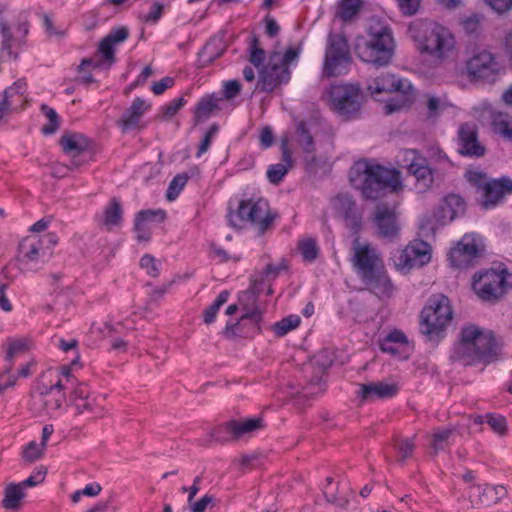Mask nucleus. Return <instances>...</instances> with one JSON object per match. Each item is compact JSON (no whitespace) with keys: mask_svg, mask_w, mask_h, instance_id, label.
I'll return each mask as SVG.
<instances>
[{"mask_svg":"<svg viewBox=\"0 0 512 512\" xmlns=\"http://www.w3.org/2000/svg\"><path fill=\"white\" fill-rule=\"evenodd\" d=\"M352 186L363 198L377 200L387 192L397 193L403 189L401 173L388 168L374 159H362L354 163L349 172Z\"/></svg>","mask_w":512,"mask_h":512,"instance_id":"obj_1","label":"nucleus"},{"mask_svg":"<svg viewBox=\"0 0 512 512\" xmlns=\"http://www.w3.org/2000/svg\"><path fill=\"white\" fill-rule=\"evenodd\" d=\"M499 351V344L491 331L469 325L462 328L460 340L455 345L451 358L464 365L491 363L498 358Z\"/></svg>","mask_w":512,"mask_h":512,"instance_id":"obj_2","label":"nucleus"},{"mask_svg":"<svg viewBox=\"0 0 512 512\" xmlns=\"http://www.w3.org/2000/svg\"><path fill=\"white\" fill-rule=\"evenodd\" d=\"M409 33L418 50L436 60H447L455 53L454 35L448 28L436 22L415 21L409 26Z\"/></svg>","mask_w":512,"mask_h":512,"instance_id":"obj_3","label":"nucleus"},{"mask_svg":"<svg viewBox=\"0 0 512 512\" xmlns=\"http://www.w3.org/2000/svg\"><path fill=\"white\" fill-rule=\"evenodd\" d=\"M367 33L368 39L364 37L356 39L355 52L359 58L376 67L389 65L395 50L391 28L375 21L369 24Z\"/></svg>","mask_w":512,"mask_h":512,"instance_id":"obj_4","label":"nucleus"},{"mask_svg":"<svg viewBox=\"0 0 512 512\" xmlns=\"http://www.w3.org/2000/svg\"><path fill=\"white\" fill-rule=\"evenodd\" d=\"M452 309L448 297L432 295L420 315V330L430 341H439L452 320Z\"/></svg>","mask_w":512,"mask_h":512,"instance_id":"obj_5","label":"nucleus"},{"mask_svg":"<svg viewBox=\"0 0 512 512\" xmlns=\"http://www.w3.org/2000/svg\"><path fill=\"white\" fill-rule=\"evenodd\" d=\"M276 214L270 210L269 203L264 198L242 200L235 212L228 215L229 224L234 228H243L246 223L252 224L259 235L269 230Z\"/></svg>","mask_w":512,"mask_h":512,"instance_id":"obj_6","label":"nucleus"},{"mask_svg":"<svg viewBox=\"0 0 512 512\" xmlns=\"http://www.w3.org/2000/svg\"><path fill=\"white\" fill-rule=\"evenodd\" d=\"M364 94L358 84L338 83L328 90L330 108L345 120L356 119L360 116L364 103Z\"/></svg>","mask_w":512,"mask_h":512,"instance_id":"obj_7","label":"nucleus"},{"mask_svg":"<svg viewBox=\"0 0 512 512\" xmlns=\"http://www.w3.org/2000/svg\"><path fill=\"white\" fill-rule=\"evenodd\" d=\"M57 242L58 237L54 233L27 236L18 246L17 258L24 268L38 270L49 261L52 249Z\"/></svg>","mask_w":512,"mask_h":512,"instance_id":"obj_8","label":"nucleus"},{"mask_svg":"<svg viewBox=\"0 0 512 512\" xmlns=\"http://www.w3.org/2000/svg\"><path fill=\"white\" fill-rule=\"evenodd\" d=\"M367 91L375 99L383 93L398 92L402 95L404 99L401 104L387 103L384 106L385 114L387 115L400 110L406 103L411 101L414 94L413 86L409 80L398 78L391 73H381L372 78L367 85Z\"/></svg>","mask_w":512,"mask_h":512,"instance_id":"obj_9","label":"nucleus"},{"mask_svg":"<svg viewBox=\"0 0 512 512\" xmlns=\"http://www.w3.org/2000/svg\"><path fill=\"white\" fill-rule=\"evenodd\" d=\"M351 54L347 39L342 34L330 33L325 49L323 75L337 77L348 72Z\"/></svg>","mask_w":512,"mask_h":512,"instance_id":"obj_10","label":"nucleus"},{"mask_svg":"<svg viewBox=\"0 0 512 512\" xmlns=\"http://www.w3.org/2000/svg\"><path fill=\"white\" fill-rule=\"evenodd\" d=\"M509 285H512V274H508L505 270L493 269L475 274L472 284L474 292L484 301L499 299Z\"/></svg>","mask_w":512,"mask_h":512,"instance_id":"obj_11","label":"nucleus"},{"mask_svg":"<svg viewBox=\"0 0 512 512\" xmlns=\"http://www.w3.org/2000/svg\"><path fill=\"white\" fill-rule=\"evenodd\" d=\"M57 381L50 385H42L39 393V401L45 411L50 414L60 409L66 400V391L75 384V377L71 374L70 368L63 366L57 374Z\"/></svg>","mask_w":512,"mask_h":512,"instance_id":"obj_12","label":"nucleus"},{"mask_svg":"<svg viewBox=\"0 0 512 512\" xmlns=\"http://www.w3.org/2000/svg\"><path fill=\"white\" fill-rule=\"evenodd\" d=\"M351 251L350 261L359 278L384 266L375 247L369 243H361L358 235L352 241Z\"/></svg>","mask_w":512,"mask_h":512,"instance_id":"obj_13","label":"nucleus"},{"mask_svg":"<svg viewBox=\"0 0 512 512\" xmlns=\"http://www.w3.org/2000/svg\"><path fill=\"white\" fill-rule=\"evenodd\" d=\"M500 69L495 56L487 50L473 54L466 62L467 73L472 79L489 84L497 80Z\"/></svg>","mask_w":512,"mask_h":512,"instance_id":"obj_14","label":"nucleus"},{"mask_svg":"<svg viewBox=\"0 0 512 512\" xmlns=\"http://www.w3.org/2000/svg\"><path fill=\"white\" fill-rule=\"evenodd\" d=\"M128 35L129 31L126 27L112 29L99 43L98 54L101 55L102 59L84 58L79 66V72H82L88 66L100 68L107 64V68H109L115 62L114 46L124 42Z\"/></svg>","mask_w":512,"mask_h":512,"instance_id":"obj_15","label":"nucleus"},{"mask_svg":"<svg viewBox=\"0 0 512 512\" xmlns=\"http://www.w3.org/2000/svg\"><path fill=\"white\" fill-rule=\"evenodd\" d=\"M332 208L350 232L357 236L362 230L363 209L348 194H338L332 199Z\"/></svg>","mask_w":512,"mask_h":512,"instance_id":"obj_16","label":"nucleus"},{"mask_svg":"<svg viewBox=\"0 0 512 512\" xmlns=\"http://www.w3.org/2000/svg\"><path fill=\"white\" fill-rule=\"evenodd\" d=\"M431 258V247L422 240H415L403 250L398 251L393 259L395 266L400 270H409L421 267L428 263Z\"/></svg>","mask_w":512,"mask_h":512,"instance_id":"obj_17","label":"nucleus"},{"mask_svg":"<svg viewBox=\"0 0 512 512\" xmlns=\"http://www.w3.org/2000/svg\"><path fill=\"white\" fill-rule=\"evenodd\" d=\"M482 249V243L477 241L475 235L465 234L457 245L451 248L449 260L456 268H468L481 255Z\"/></svg>","mask_w":512,"mask_h":512,"instance_id":"obj_18","label":"nucleus"},{"mask_svg":"<svg viewBox=\"0 0 512 512\" xmlns=\"http://www.w3.org/2000/svg\"><path fill=\"white\" fill-rule=\"evenodd\" d=\"M401 162L423 187L428 188L433 183V172L427 159L415 149H405L401 152Z\"/></svg>","mask_w":512,"mask_h":512,"instance_id":"obj_19","label":"nucleus"},{"mask_svg":"<svg viewBox=\"0 0 512 512\" xmlns=\"http://www.w3.org/2000/svg\"><path fill=\"white\" fill-rule=\"evenodd\" d=\"M279 58L277 56H270L267 66L263 67L260 71V77L257 83V88L271 92L278 85L287 83L290 80L291 72L288 67L279 65L276 61Z\"/></svg>","mask_w":512,"mask_h":512,"instance_id":"obj_20","label":"nucleus"},{"mask_svg":"<svg viewBox=\"0 0 512 512\" xmlns=\"http://www.w3.org/2000/svg\"><path fill=\"white\" fill-rule=\"evenodd\" d=\"M458 152L467 157H482L486 149L478 140V129L474 123H462L458 128Z\"/></svg>","mask_w":512,"mask_h":512,"instance_id":"obj_21","label":"nucleus"},{"mask_svg":"<svg viewBox=\"0 0 512 512\" xmlns=\"http://www.w3.org/2000/svg\"><path fill=\"white\" fill-rule=\"evenodd\" d=\"M464 200L456 194H450L433 212L432 221L435 224L445 225L465 213Z\"/></svg>","mask_w":512,"mask_h":512,"instance_id":"obj_22","label":"nucleus"},{"mask_svg":"<svg viewBox=\"0 0 512 512\" xmlns=\"http://www.w3.org/2000/svg\"><path fill=\"white\" fill-rule=\"evenodd\" d=\"M360 280L365 285V288L379 299L389 298L394 291V285L385 266L362 276Z\"/></svg>","mask_w":512,"mask_h":512,"instance_id":"obj_23","label":"nucleus"},{"mask_svg":"<svg viewBox=\"0 0 512 512\" xmlns=\"http://www.w3.org/2000/svg\"><path fill=\"white\" fill-rule=\"evenodd\" d=\"M512 193V179L501 177L493 179L486 185L481 195V204L485 209L496 207L506 195Z\"/></svg>","mask_w":512,"mask_h":512,"instance_id":"obj_24","label":"nucleus"},{"mask_svg":"<svg viewBox=\"0 0 512 512\" xmlns=\"http://www.w3.org/2000/svg\"><path fill=\"white\" fill-rule=\"evenodd\" d=\"M315 125L304 121H299L296 124V129L293 134V141L302 149L306 154L305 161L308 165H315L316 158L313 155L315 152Z\"/></svg>","mask_w":512,"mask_h":512,"instance_id":"obj_25","label":"nucleus"},{"mask_svg":"<svg viewBox=\"0 0 512 512\" xmlns=\"http://www.w3.org/2000/svg\"><path fill=\"white\" fill-rule=\"evenodd\" d=\"M59 142L64 153L71 157L72 166H81L83 162L78 157L88 149V139L81 133L66 132L61 136Z\"/></svg>","mask_w":512,"mask_h":512,"instance_id":"obj_26","label":"nucleus"},{"mask_svg":"<svg viewBox=\"0 0 512 512\" xmlns=\"http://www.w3.org/2000/svg\"><path fill=\"white\" fill-rule=\"evenodd\" d=\"M374 222L380 236L393 239L399 232L396 214L393 209L378 205L375 210Z\"/></svg>","mask_w":512,"mask_h":512,"instance_id":"obj_27","label":"nucleus"},{"mask_svg":"<svg viewBox=\"0 0 512 512\" xmlns=\"http://www.w3.org/2000/svg\"><path fill=\"white\" fill-rule=\"evenodd\" d=\"M150 107V104H148L144 99H134L131 106L117 121V125L124 133L136 129L139 126L142 116L150 109Z\"/></svg>","mask_w":512,"mask_h":512,"instance_id":"obj_28","label":"nucleus"},{"mask_svg":"<svg viewBox=\"0 0 512 512\" xmlns=\"http://www.w3.org/2000/svg\"><path fill=\"white\" fill-rule=\"evenodd\" d=\"M505 494L506 489L503 486H472L469 497L472 499V502L489 506L498 502Z\"/></svg>","mask_w":512,"mask_h":512,"instance_id":"obj_29","label":"nucleus"},{"mask_svg":"<svg viewBox=\"0 0 512 512\" xmlns=\"http://www.w3.org/2000/svg\"><path fill=\"white\" fill-rule=\"evenodd\" d=\"M398 387L396 384L384 382H372L362 384L358 392V396L362 400H373L375 398H390L397 394Z\"/></svg>","mask_w":512,"mask_h":512,"instance_id":"obj_30","label":"nucleus"},{"mask_svg":"<svg viewBox=\"0 0 512 512\" xmlns=\"http://www.w3.org/2000/svg\"><path fill=\"white\" fill-rule=\"evenodd\" d=\"M282 162L271 165L267 170V178L272 184H279L287 174L289 168L293 166L292 153L288 147V140L281 142Z\"/></svg>","mask_w":512,"mask_h":512,"instance_id":"obj_31","label":"nucleus"},{"mask_svg":"<svg viewBox=\"0 0 512 512\" xmlns=\"http://www.w3.org/2000/svg\"><path fill=\"white\" fill-rule=\"evenodd\" d=\"M263 428L264 422L261 417L231 420L225 424V429L237 439Z\"/></svg>","mask_w":512,"mask_h":512,"instance_id":"obj_32","label":"nucleus"},{"mask_svg":"<svg viewBox=\"0 0 512 512\" xmlns=\"http://www.w3.org/2000/svg\"><path fill=\"white\" fill-rule=\"evenodd\" d=\"M122 206L118 199L112 198L105 207L103 214L98 217L99 224L111 231L115 226H119L122 221Z\"/></svg>","mask_w":512,"mask_h":512,"instance_id":"obj_33","label":"nucleus"},{"mask_svg":"<svg viewBox=\"0 0 512 512\" xmlns=\"http://www.w3.org/2000/svg\"><path fill=\"white\" fill-rule=\"evenodd\" d=\"M408 344L407 337L400 330H393L380 341V349L391 355H399Z\"/></svg>","mask_w":512,"mask_h":512,"instance_id":"obj_34","label":"nucleus"},{"mask_svg":"<svg viewBox=\"0 0 512 512\" xmlns=\"http://www.w3.org/2000/svg\"><path fill=\"white\" fill-rule=\"evenodd\" d=\"M26 89V82L24 80H18L12 86L8 87L1 96L8 100L14 108L19 109L23 105Z\"/></svg>","mask_w":512,"mask_h":512,"instance_id":"obj_35","label":"nucleus"},{"mask_svg":"<svg viewBox=\"0 0 512 512\" xmlns=\"http://www.w3.org/2000/svg\"><path fill=\"white\" fill-rule=\"evenodd\" d=\"M24 496V490L18 483H10L5 487L2 506L5 509H16L19 507L20 501Z\"/></svg>","mask_w":512,"mask_h":512,"instance_id":"obj_36","label":"nucleus"},{"mask_svg":"<svg viewBox=\"0 0 512 512\" xmlns=\"http://www.w3.org/2000/svg\"><path fill=\"white\" fill-rule=\"evenodd\" d=\"M493 129L496 133L508 140H512V117L503 112L493 113Z\"/></svg>","mask_w":512,"mask_h":512,"instance_id":"obj_37","label":"nucleus"},{"mask_svg":"<svg viewBox=\"0 0 512 512\" xmlns=\"http://www.w3.org/2000/svg\"><path fill=\"white\" fill-rule=\"evenodd\" d=\"M453 436L452 429H436L431 435V448L434 454L443 451L450 445V440Z\"/></svg>","mask_w":512,"mask_h":512,"instance_id":"obj_38","label":"nucleus"},{"mask_svg":"<svg viewBox=\"0 0 512 512\" xmlns=\"http://www.w3.org/2000/svg\"><path fill=\"white\" fill-rule=\"evenodd\" d=\"M12 34L9 25L0 20V59L6 60L12 57L11 51Z\"/></svg>","mask_w":512,"mask_h":512,"instance_id":"obj_39","label":"nucleus"},{"mask_svg":"<svg viewBox=\"0 0 512 512\" xmlns=\"http://www.w3.org/2000/svg\"><path fill=\"white\" fill-rule=\"evenodd\" d=\"M360 6L361 0H341L336 16L343 21H349L358 13Z\"/></svg>","mask_w":512,"mask_h":512,"instance_id":"obj_40","label":"nucleus"},{"mask_svg":"<svg viewBox=\"0 0 512 512\" xmlns=\"http://www.w3.org/2000/svg\"><path fill=\"white\" fill-rule=\"evenodd\" d=\"M216 101L211 97L202 98L195 109L194 119L197 123L202 122L210 117L216 109Z\"/></svg>","mask_w":512,"mask_h":512,"instance_id":"obj_41","label":"nucleus"},{"mask_svg":"<svg viewBox=\"0 0 512 512\" xmlns=\"http://www.w3.org/2000/svg\"><path fill=\"white\" fill-rule=\"evenodd\" d=\"M298 249L303 259L308 262H313L319 253L316 239L311 237L301 239L298 243Z\"/></svg>","mask_w":512,"mask_h":512,"instance_id":"obj_42","label":"nucleus"},{"mask_svg":"<svg viewBox=\"0 0 512 512\" xmlns=\"http://www.w3.org/2000/svg\"><path fill=\"white\" fill-rule=\"evenodd\" d=\"M228 297H229V292L226 290L222 291L217 296L215 301L204 310L203 321L206 324H211L215 321V318H216V315H217L219 309L221 308L222 305H224L227 302Z\"/></svg>","mask_w":512,"mask_h":512,"instance_id":"obj_43","label":"nucleus"},{"mask_svg":"<svg viewBox=\"0 0 512 512\" xmlns=\"http://www.w3.org/2000/svg\"><path fill=\"white\" fill-rule=\"evenodd\" d=\"M224 52V48H215L213 42H208L198 53V62L200 66L205 67L219 58Z\"/></svg>","mask_w":512,"mask_h":512,"instance_id":"obj_44","label":"nucleus"},{"mask_svg":"<svg viewBox=\"0 0 512 512\" xmlns=\"http://www.w3.org/2000/svg\"><path fill=\"white\" fill-rule=\"evenodd\" d=\"M301 319L297 315H289L273 325V331L279 337L286 335L291 330L297 328Z\"/></svg>","mask_w":512,"mask_h":512,"instance_id":"obj_45","label":"nucleus"},{"mask_svg":"<svg viewBox=\"0 0 512 512\" xmlns=\"http://www.w3.org/2000/svg\"><path fill=\"white\" fill-rule=\"evenodd\" d=\"M466 178L468 182L476 188V191L482 195L484 192L486 185L489 184L491 179L488 178V176L480 171V170H468L466 172Z\"/></svg>","mask_w":512,"mask_h":512,"instance_id":"obj_46","label":"nucleus"},{"mask_svg":"<svg viewBox=\"0 0 512 512\" xmlns=\"http://www.w3.org/2000/svg\"><path fill=\"white\" fill-rule=\"evenodd\" d=\"M394 448L398 452L397 461L403 463L406 459L412 456L415 448L413 439L402 438L394 441Z\"/></svg>","mask_w":512,"mask_h":512,"instance_id":"obj_47","label":"nucleus"},{"mask_svg":"<svg viewBox=\"0 0 512 512\" xmlns=\"http://www.w3.org/2000/svg\"><path fill=\"white\" fill-rule=\"evenodd\" d=\"M42 113L47 117L49 120V124L44 125L41 129L42 133L45 135L53 134L57 131L59 128V116L57 112L49 107L48 105L43 104L41 106Z\"/></svg>","mask_w":512,"mask_h":512,"instance_id":"obj_48","label":"nucleus"},{"mask_svg":"<svg viewBox=\"0 0 512 512\" xmlns=\"http://www.w3.org/2000/svg\"><path fill=\"white\" fill-rule=\"evenodd\" d=\"M45 447L35 441L29 442L22 450V458L27 463H33L44 454Z\"/></svg>","mask_w":512,"mask_h":512,"instance_id":"obj_49","label":"nucleus"},{"mask_svg":"<svg viewBox=\"0 0 512 512\" xmlns=\"http://www.w3.org/2000/svg\"><path fill=\"white\" fill-rule=\"evenodd\" d=\"M259 45L258 37L253 35L249 46V61L257 68L261 67L265 60V51Z\"/></svg>","mask_w":512,"mask_h":512,"instance_id":"obj_50","label":"nucleus"},{"mask_svg":"<svg viewBox=\"0 0 512 512\" xmlns=\"http://www.w3.org/2000/svg\"><path fill=\"white\" fill-rule=\"evenodd\" d=\"M188 177L185 174L176 175L169 184L167 189L166 198L173 201L177 198L180 191L185 187Z\"/></svg>","mask_w":512,"mask_h":512,"instance_id":"obj_51","label":"nucleus"},{"mask_svg":"<svg viewBox=\"0 0 512 512\" xmlns=\"http://www.w3.org/2000/svg\"><path fill=\"white\" fill-rule=\"evenodd\" d=\"M300 53H301V45H298L297 47L287 49L283 55H281L279 52H274L270 56H277L279 58V60L276 62L279 65H283L284 67L289 68L290 64L297 62Z\"/></svg>","mask_w":512,"mask_h":512,"instance_id":"obj_52","label":"nucleus"},{"mask_svg":"<svg viewBox=\"0 0 512 512\" xmlns=\"http://www.w3.org/2000/svg\"><path fill=\"white\" fill-rule=\"evenodd\" d=\"M166 217L164 210H141L137 213L136 218L148 224L151 222H162Z\"/></svg>","mask_w":512,"mask_h":512,"instance_id":"obj_53","label":"nucleus"},{"mask_svg":"<svg viewBox=\"0 0 512 512\" xmlns=\"http://www.w3.org/2000/svg\"><path fill=\"white\" fill-rule=\"evenodd\" d=\"M486 423L497 434L504 435L506 433V420L501 415L488 414L485 416Z\"/></svg>","mask_w":512,"mask_h":512,"instance_id":"obj_54","label":"nucleus"},{"mask_svg":"<svg viewBox=\"0 0 512 512\" xmlns=\"http://www.w3.org/2000/svg\"><path fill=\"white\" fill-rule=\"evenodd\" d=\"M140 266L142 269L146 270V273L151 277L156 278L160 274L156 259L152 255L146 254L142 256Z\"/></svg>","mask_w":512,"mask_h":512,"instance_id":"obj_55","label":"nucleus"},{"mask_svg":"<svg viewBox=\"0 0 512 512\" xmlns=\"http://www.w3.org/2000/svg\"><path fill=\"white\" fill-rule=\"evenodd\" d=\"M483 17L479 14H473L462 20L464 30L468 34L477 33L481 27Z\"/></svg>","mask_w":512,"mask_h":512,"instance_id":"obj_56","label":"nucleus"},{"mask_svg":"<svg viewBox=\"0 0 512 512\" xmlns=\"http://www.w3.org/2000/svg\"><path fill=\"white\" fill-rule=\"evenodd\" d=\"M185 104L183 97L177 98L169 102L161 108L162 117L165 119L172 118Z\"/></svg>","mask_w":512,"mask_h":512,"instance_id":"obj_57","label":"nucleus"},{"mask_svg":"<svg viewBox=\"0 0 512 512\" xmlns=\"http://www.w3.org/2000/svg\"><path fill=\"white\" fill-rule=\"evenodd\" d=\"M70 392V401L74 402L77 400H83L84 398L89 397V390L84 383H78L75 378V384L72 388L69 389Z\"/></svg>","mask_w":512,"mask_h":512,"instance_id":"obj_58","label":"nucleus"},{"mask_svg":"<svg viewBox=\"0 0 512 512\" xmlns=\"http://www.w3.org/2000/svg\"><path fill=\"white\" fill-rule=\"evenodd\" d=\"M134 230L138 241L147 242L150 240L151 231L149 225L138 218H135Z\"/></svg>","mask_w":512,"mask_h":512,"instance_id":"obj_59","label":"nucleus"},{"mask_svg":"<svg viewBox=\"0 0 512 512\" xmlns=\"http://www.w3.org/2000/svg\"><path fill=\"white\" fill-rule=\"evenodd\" d=\"M25 348L26 343L21 339L10 341L6 353V359L8 361H12L16 355L25 351Z\"/></svg>","mask_w":512,"mask_h":512,"instance_id":"obj_60","label":"nucleus"},{"mask_svg":"<svg viewBox=\"0 0 512 512\" xmlns=\"http://www.w3.org/2000/svg\"><path fill=\"white\" fill-rule=\"evenodd\" d=\"M398 6L404 15H414L419 7L420 0H397Z\"/></svg>","mask_w":512,"mask_h":512,"instance_id":"obj_61","label":"nucleus"},{"mask_svg":"<svg viewBox=\"0 0 512 512\" xmlns=\"http://www.w3.org/2000/svg\"><path fill=\"white\" fill-rule=\"evenodd\" d=\"M71 404L74 406L76 413L78 415L84 414V413H91L94 411L95 403L94 400L89 397L84 398L82 401L77 400L74 402H71Z\"/></svg>","mask_w":512,"mask_h":512,"instance_id":"obj_62","label":"nucleus"},{"mask_svg":"<svg viewBox=\"0 0 512 512\" xmlns=\"http://www.w3.org/2000/svg\"><path fill=\"white\" fill-rule=\"evenodd\" d=\"M259 141L260 146L263 149H267L272 146L274 142V134L271 127L265 126L264 128H262L259 136Z\"/></svg>","mask_w":512,"mask_h":512,"instance_id":"obj_63","label":"nucleus"},{"mask_svg":"<svg viewBox=\"0 0 512 512\" xmlns=\"http://www.w3.org/2000/svg\"><path fill=\"white\" fill-rule=\"evenodd\" d=\"M163 9L164 6L161 3L155 2L151 7V11L143 16L142 19L145 22L156 23L161 18Z\"/></svg>","mask_w":512,"mask_h":512,"instance_id":"obj_64","label":"nucleus"}]
</instances>
